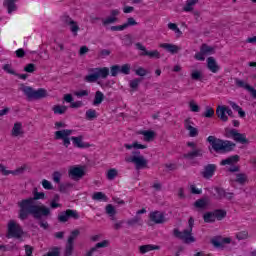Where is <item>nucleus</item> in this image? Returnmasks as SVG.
Returning a JSON list of instances; mask_svg holds the SVG:
<instances>
[{
  "mask_svg": "<svg viewBox=\"0 0 256 256\" xmlns=\"http://www.w3.org/2000/svg\"><path fill=\"white\" fill-rule=\"evenodd\" d=\"M17 206L19 207L18 218L21 221H26L29 219V215H32L34 219H47V217H51V208L45 205H37L35 202L30 199H22L17 202Z\"/></svg>",
  "mask_w": 256,
  "mask_h": 256,
  "instance_id": "f257e3e1",
  "label": "nucleus"
},
{
  "mask_svg": "<svg viewBox=\"0 0 256 256\" xmlns=\"http://www.w3.org/2000/svg\"><path fill=\"white\" fill-rule=\"evenodd\" d=\"M207 141L211 145V147H209L210 153H212V149L215 151V153H229L237 146L235 143L229 140L224 141L215 136H209Z\"/></svg>",
  "mask_w": 256,
  "mask_h": 256,
  "instance_id": "f03ea898",
  "label": "nucleus"
},
{
  "mask_svg": "<svg viewBox=\"0 0 256 256\" xmlns=\"http://www.w3.org/2000/svg\"><path fill=\"white\" fill-rule=\"evenodd\" d=\"M188 225V229H185L182 232L179 231V229L177 228L173 230L174 237H176V239H180V241H183V243H185L186 245L195 243L196 241L195 236H193V225H195V220L193 219V217L189 218Z\"/></svg>",
  "mask_w": 256,
  "mask_h": 256,
  "instance_id": "7ed1b4c3",
  "label": "nucleus"
},
{
  "mask_svg": "<svg viewBox=\"0 0 256 256\" xmlns=\"http://www.w3.org/2000/svg\"><path fill=\"white\" fill-rule=\"evenodd\" d=\"M20 90L27 97L28 101H39L41 99H45L48 96L45 88H39L38 90L33 89L31 86H25L21 84Z\"/></svg>",
  "mask_w": 256,
  "mask_h": 256,
  "instance_id": "20e7f679",
  "label": "nucleus"
},
{
  "mask_svg": "<svg viewBox=\"0 0 256 256\" xmlns=\"http://www.w3.org/2000/svg\"><path fill=\"white\" fill-rule=\"evenodd\" d=\"M23 235H25V232L23 231L21 224L15 222L14 220H10L6 234L7 239H22Z\"/></svg>",
  "mask_w": 256,
  "mask_h": 256,
  "instance_id": "39448f33",
  "label": "nucleus"
},
{
  "mask_svg": "<svg viewBox=\"0 0 256 256\" xmlns=\"http://www.w3.org/2000/svg\"><path fill=\"white\" fill-rule=\"evenodd\" d=\"M72 134H73V130H69V129L58 130L55 132L54 139H56V141H59L62 139L64 147L67 148L71 145V139L69 137H71Z\"/></svg>",
  "mask_w": 256,
  "mask_h": 256,
  "instance_id": "423d86ee",
  "label": "nucleus"
},
{
  "mask_svg": "<svg viewBox=\"0 0 256 256\" xmlns=\"http://www.w3.org/2000/svg\"><path fill=\"white\" fill-rule=\"evenodd\" d=\"M126 163H134L135 169L137 171L141 169H147L148 161L145 159V156H130L125 158Z\"/></svg>",
  "mask_w": 256,
  "mask_h": 256,
  "instance_id": "0eeeda50",
  "label": "nucleus"
},
{
  "mask_svg": "<svg viewBox=\"0 0 256 256\" xmlns=\"http://www.w3.org/2000/svg\"><path fill=\"white\" fill-rule=\"evenodd\" d=\"M68 176L73 181H79L85 177V166H72L68 170Z\"/></svg>",
  "mask_w": 256,
  "mask_h": 256,
  "instance_id": "6e6552de",
  "label": "nucleus"
},
{
  "mask_svg": "<svg viewBox=\"0 0 256 256\" xmlns=\"http://www.w3.org/2000/svg\"><path fill=\"white\" fill-rule=\"evenodd\" d=\"M69 219H79V212L77 210L67 209L66 211H62L58 215V221L60 223H67Z\"/></svg>",
  "mask_w": 256,
  "mask_h": 256,
  "instance_id": "1a4fd4ad",
  "label": "nucleus"
},
{
  "mask_svg": "<svg viewBox=\"0 0 256 256\" xmlns=\"http://www.w3.org/2000/svg\"><path fill=\"white\" fill-rule=\"evenodd\" d=\"M136 49L143 51L142 56L150 57V59H161V54L157 50L147 51V48L141 44V42L136 43Z\"/></svg>",
  "mask_w": 256,
  "mask_h": 256,
  "instance_id": "9d476101",
  "label": "nucleus"
},
{
  "mask_svg": "<svg viewBox=\"0 0 256 256\" xmlns=\"http://www.w3.org/2000/svg\"><path fill=\"white\" fill-rule=\"evenodd\" d=\"M229 134L236 143H241V145H249V139L245 133H239L237 129L230 130Z\"/></svg>",
  "mask_w": 256,
  "mask_h": 256,
  "instance_id": "9b49d317",
  "label": "nucleus"
},
{
  "mask_svg": "<svg viewBox=\"0 0 256 256\" xmlns=\"http://www.w3.org/2000/svg\"><path fill=\"white\" fill-rule=\"evenodd\" d=\"M149 219L152 223L156 225H163L165 223V214L159 211H154L149 214Z\"/></svg>",
  "mask_w": 256,
  "mask_h": 256,
  "instance_id": "f8f14e48",
  "label": "nucleus"
},
{
  "mask_svg": "<svg viewBox=\"0 0 256 256\" xmlns=\"http://www.w3.org/2000/svg\"><path fill=\"white\" fill-rule=\"evenodd\" d=\"M215 171H217V165L215 164H208L204 166L203 171L201 172V175L203 179H211L213 175H215Z\"/></svg>",
  "mask_w": 256,
  "mask_h": 256,
  "instance_id": "ddd939ff",
  "label": "nucleus"
},
{
  "mask_svg": "<svg viewBox=\"0 0 256 256\" xmlns=\"http://www.w3.org/2000/svg\"><path fill=\"white\" fill-rule=\"evenodd\" d=\"M70 139L74 147H77L78 149H89V147H91V144L83 142V136H72Z\"/></svg>",
  "mask_w": 256,
  "mask_h": 256,
  "instance_id": "4468645a",
  "label": "nucleus"
},
{
  "mask_svg": "<svg viewBox=\"0 0 256 256\" xmlns=\"http://www.w3.org/2000/svg\"><path fill=\"white\" fill-rule=\"evenodd\" d=\"M207 69H209V71H211V73H219V71L221 70V66H219V64H217V60H215V58L208 57L207 58Z\"/></svg>",
  "mask_w": 256,
  "mask_h": 256,
  "instance_id": "2eb2a0df",
  "label": "nucleus"
},
{
  "mask_svg": "<svg viewBox=\"0 0 256 256\" xmlns=\"http://www.w3.org/2000/svg\"><path fill=\"white\" fill-rule=\"evenodd\" d=\"M184 159H189L190 161L196 159V157H203V150L200 148H194L192 151L183 155Z\"/></svg>",
  "mask_w": 256,
  "mask_h": 256,
  "instance_id": "dca6fc26",
  "label": "nucleus"
},
{
  "mask_svg": "<svg viewBox=\"0 0 256 256\" xmlns=\"http://www.w3.org/2000/svg\"><path fill=\"white\" fill-rule=\"evenodd\" d=\"M160 47L162 49H165L168 51V53H171L172 55H175L181 51V47L175 45V44H169V43H162L160 44Z\"/></svg>",
  "mask_w": 256,
  "mask_h": 256,
  "instance_id": "f3484780",
  "label": "nucleus"
},
{
  "mask_svg": "<svg viewBox=\"0 0 256 256\" xmlns=\"http://www.w3.org/2000/svg\"><path fill=\"white\" fill-rule=\"evenodd\" d=\"M192 125L193 122L191 119L187 118L185 120V129L189 131V137H197V135H199V130H197V128L193 127Z\"/></svg>",
  "mask_w": 256,
  "mask_h": 256,
  "instance_id": "a211bd4d",
  "label": "nucleus"
},
{
  "mask_svg": "<svg viewBox=\"0 0 256 256\" xmlns=\"http://www.w3.org/2000/svg\"><path fill=\"white\" fill-rule=\"evenodd\" d=\"M227 106H218L216 109V115L221 121L224 123L229 121V117L227 116Z\"/></svg>",
  "mask_w": 256,
  "mask_h": 256,
  "instance_id": "6ab92c4d",
  "label": "nucleus"
},
{
  "mask_svg": "<svg viewBox=\"0 0 256 256\" xmlns=\"http://www.w3.org/2000/svg\"><path fill=\"white\" fill-rule=\"evenodd\" d=\"M126 224L128 227H143V218L141 216H134L133 218L127 220Z\"/></svg>",
  "mask_w": 256,
  "mask_h": 256,
  "instance_id": "aec40b11",
  "label": "nucleus"
},
{
  "mask_svg": "<svg viewBox=\"0 0 256 256\" xmlns=\"http://www.w3.org/2000/svg\"><path fill=\"white\" fill-rule=\"evenodd\" d=\"M17 0H4L3 7L7 8L8 14L11 15V13H14V11L17 10Z\"/></svg>",
  "mask_w": 256,
  "mask_h": 256,
  "instance_id": "412c9836",
  "label": "nucleus"
},
{
  "mask_svg": "<svg viewBox=\"0 0 256 256\" xmlns=\"http://www.w3.org/2000/svg\"><path fill=\"white\" fill-rule=\"evenodd\" d=\"M105 211L108 217H110L111 221H117V217H115V215H117V210L115 209V206H113L112 204H108L105 207Z\"/></svg>",
  "mask_w": 256,
  "mask_h": 256,
  "instance_id": "4be33fe9",
  "label": "nucleus"
},
{
  "mask_svg": "<svg viewBox=\"0 0 256 256\" xmlns=\"http://www.w3.org/2000/svg\"><path fill=\"white\" fill-rule=\"evenodd\" d=\"M239 159H241V157H239V155H233V156H230V157L222 160L220 162V165H222V166L235 165V163H239Z\"/></svg>",
  "mask_w": 256,
  "mask_h": 256,
  "instance_id": "5701e85b",
  "label": "nucleus"
},
{
  "mask_svg": "<svg viewBox=\"0 0 256 256\" xmlns=\"http://www.w3.org/2000/svg\"><path fill=\"white\" fill-rule=\"evenodd\" d=\"M90 71H96V73L98 75V79H99V77H101V79H107V77H109V68H107V67L92 68V69H90Z\"/></svg>",
  "mask_w": 256,
  "mask_h": 256,
  "instance_id": "b1692460",
  "label": "nucleus"
},
{
  "mask_svg": "<svg viewBox=\"0 0 256 256\" xmlns=\"http://www.w3.org/2000/svg\"><path fill=\"white\" fill-rule=\"evenodd\" d=\"M159 249H161V247L153 244L142 245L139 247V251L142 255H145V253H149V251H155Z\"/></svg>",
  "mask_w": 256,
  "mask_h": 256,
  "instance_id": "393cba45",
  "label": "nucleus"
},
{
  "mask_svg": "<svg viewBox=\"0 0 256 256\" xmlns=\"http://www.w3.org/2000/svg\"><path fill=\"white\" fill-rule=\"evenodd\" d=\"M190 77H191L192 81L203 82V79H205V76L203 75V71H201V70H192Z\"/></svg>",
  "mask_w": 256,
  "mask_h": 256,
  "instance_id": "a878e982",
  "label": "nucleus"
},
{
  "mask_svg": "<svg viewBox=\"0 0 256 256\" xmlns=\"http://www.w3.org/2000/svg\"><path fill=\"white\" fill-rule=\"evenodd\" d=\"M19 135H23V124L16 122L12 128V136L19 137Z\"/></svg>",
  "mask_w": 256,
  "mask_h": 256,
  "instance_id": "bb28decb",
  "label": "nucleus"
},
{
  "mask_svg": "<svg viewBox=\"0 0 256 256\" xmlns=\"http://www.w3.org/2000/svg\"><path fill=\"white\" fill-rule=\"evenodd\" d=\"M139 135H143L144 136V141H153V139H155V131L153 130H144V131H140Z\"/></svg>",
  "mask_w": 256,
  "mask_h": 256,
  "instance_id": "cd10ccee",
  "label": "nucleus"
},
{
  "mask_svg": "<svg viewBox=\"0 0 256 256\" xmlns=\"http://www.w3.org/2000/svg\"><path fill=\"white\" fill-rule=\"evenodd\" d=\"M103 101H105V95L103 94V92L96 91L94 100H93V105H95V106L101 105V103H103Z\"/></svg>",
  "mask_w": 256,
  "mask_h": 256,
  "instance_id": "c85d7f7f",
  "label": "nucleus"
},
{
  "mask_svg": "<svg viewBox=\"0 0 256 256\" xmlns=\"http://www.w3.org/2000/svg\"><path fill=\"white\" fill-rule=\"evenodd\" d=\"M200 49L204 55H215V47L209 46L207 44H202Z\"/></svg>",
  "mask_w": 256,
  "mask_h": 256,
  "instance_id": "c756f323",
  "label": "nucleus"
},
{
  "mask_svg": "<svg viewBox=\"0 0 256 256\" xmlns=\"http://www.w3.org/2000/svg\"><path fill=\"white\" fill-rule=\"evenodd\" d=\"M92 199L94 201H104V203H107L109 201V198L103 192L94 193L93 196H92Z\"/></svg>",
  "mask_w": 256,
  "mask_h": 256,
  "instance_id": "7c9ffc66",
  "label": "nucleus"
},
{
  "mask_svg": "<svg viewBox=\"0 0 256 256\" xmlns=\"http://www.w3.org/2000/svg\"><path fill=\"white\" fill-rule=\"evenodd\" d=\"M81 235V231L79 229H75L70 233V236L68 237L67 243L71 245H75V239Z\"/></svg>",
  "mask_w": 256,
  "mask_h": 256,
  "instance_id": "2f4dec72",
  "label": "nucleus"
},
{
  "mask_svg": "<svg viewBox=\"0 0 256 256\" xmlns=\"http://www.w3.org/2000/svg\"><path fill=\"white\" fill-rule=\"evenodd\" d=\"M214 217L217 219V221H223V219L227 217V211L224 209H216L214 210Z\"/></svg>",
  "mask_w": 256,
  "mask_h": 256,
  "instance_id": "473e14b6",
  "label": "nucleus"
},
{
  "mask_svg": "<svg viewBox=\"0 0 256 256\" xmlns=\"http://www.w3.org/2000/svg\"><path fill=\"white\" fill-rule=\"evenodd\" d=\"M90 73L92 74L85 76L84 81L86 83H95L99 79V74H97V71H90Z\"/></svg>",
  "mask_w": 256,
  "mask_h": 256,
  "instance_id": "72a5a7b5",
  "label": "nucleus"
},
{
  "mask_svg": "<svg viewBox=\"0 0 256 256\" xmlns=\"http://www.w3.org/2000/svg\"><path fill=\"white\" fill-rule=\"evenodd\" d=\"M52 111H54L55 115H65V113H67V106L55 105Z\"/></svg>",
  "mask_w": 256,
  "mask_h": 256,
  "instance_id": "f704fd0d",
  "label": "nucleus"
},
{
  "mask_svg": "<svg viewBox=\"0 0 256 256\" xmlns=\"http://www.w3.org/2000/svg\"><path fill=\"white\" fill-rule=\"evenodd\" d=\"M204 223H215V212H206L203 215Z\"/></svg>",
  "mask_w": 256,
  "mask_h": 256,
  "instance_id": "c9c22d12",
  "label": "nucleus"
},
{
  "mask_svg": "<svg viewBox=\"0 0 256 256\" xmlns=\"http://www.w3.org/2000/svg\"><path fill=\"white\" fill-rule=\"evenodd\" d=\"M214 191L215 193H213V197H215V199H225V189L215 187Z\"/></svg>",
  "mask_w": 256,
  "mask_h": 256,
  "instance_id": "e433bc0d",
  "label": "nucleus"
},
{
  "mask_svg": "<svg viewBox=\"0 0 256 256\" xmlns=\"http://www.w3.org/2000/svg\"><path fill=\"white\" fill-rule=\"evenodd\" d=\"M29 198L35 203V201H39V199H45V193L38 192L37 188H34L33 197H29Z\"/></svg>",
  "mask_w": 256,
  "mask_h": 256,
  "instance_id": "4c0bfd02",
  "label": "nucleus"
},
{
  "mask_svg": "<svg viewBox=\"0 0 256 256\" xmlns=\"http://www.w3.org/2000/svg\"><path fill=\"white\" fill-rule=\"evenodd\" d=\"M211 243L216 249H223V240L221 237L216 236L212 238Z\"/></svg>",
  "mask_w": 256,
  "mask_h": 256,
  "instance_id": "58836bf2",
  "label": "nucleus"
},
{
  "mask_svg": "<svg viewBox=\"0 0 256 256\" xmlns=\"http://www.w3.org/2000/svg\"><path fill=\"white\" fill-rule=\"evenodd\" d=\"M198 2L199 0H187L183 11H186V13H189V11H193V6L197 5Z\"/></svg>",
  "mask_w": 256,
  "mask_h": 256,
  "instance_id": "ea45409f",
  "label": "nucleus"
},
{
  "mask_svg": "<svg viewBox=\"0 0 256 256\" xmlns=\"http://www.w3.org/2000/svg\"><path fill=\"white\" fill-rule=\"evenodd\" d=\"M44 256H61V248L54 246Z\"/></svg>",
  "mask_w": 256,
  "mask_h": 256,
  "instance_id": "a19ab883",
  "label": "nucleus"
},
{
  "mask_svg": "<svg viewBox=\"0 0 256 256\" xmlns=\"http://www.w3.org/2000/svg\"><path fill=\"white\" fill-rule=\"evenodd\" d=\"M73 188V184L71 183H62L59 185L60 193H69Z\"/></svg>",
  "mask_w": 256,
  "mask_h": 256,
  "instance_id": "79ce46f5",
  "label": "nucleus"
},
{
  "mask_svg": "<svg viewBox=\"0 0 256 256\" xmlns=\"http://www.w3.org/2000/svg\"><path fill=\"white\" fill-rule=\"evenodd\" d=\"M215 115V110L211 106H206L205 111L202 114V117H205L206 119H211Z\"/></svg>",
  "mask_w": 256,
  "mask_h": 256,
  "instance_id": "37998d69",
  "label": "nucleus"
},
{
  "mask_svg": "<svg viewBox=\"0 0 256 256\" xmlns=\"http://www.w3.org/2000/svg\"><path fill=\"white\" fill-rule=\"evenodd\" d=\"M108 246H109V240H104L102 242L96 243V245L92 247L91 250L95 253L97 249H105Z\"/></svg>",
  "mask_w": 256,
  "mask_h": 256,
  "instance_id": "c03bdc74",
  "label": "nucleus"
},
{
  "mask_svg": "<svg viewBox=\"0 0 256 256\" xmlns=\"http://www.w3.org/2000/svg\"><path fill=\"white\" fill-rule=\"evenodd\" d=\"M126 149H147V145L139 144V142H134L133 144H124Z\"/></svg>",
  "mask_w": 256,
  "mask_h": 256,
  "instance_id": "a18cd8bd",
  "label": "nucleus"
},
{
  "mask_svg": "<svg viewBox=\"0 0 256 256\" xmlns=\"http://www.w3.org/2000/svg\"><path fill=\"white\" fill-rule=\"evenodd\" d=\"M236 183H239V185H245L247 183V174L245 173H239L236 174Z\"/></svg>",
  "mask_w": 256,
  "mask_h": 256,
  "instance_id": "49530a36",
  "label": "nucleus"
},
{
  "mask_svg": "<svg viewBox=\"0 0 256 256\" xmlns=\"http://www.w3.org/2000/svg\"><path fill=\"white\" fill-rule=\"evenodd\" d=\"M235 85L236 87H239L240 89H245L246 91L251 87L248 83H245V81L235 78Z\"/></svg>",
  "mask_w": 256,
  "mask_h": 256,
  "instance_id": "de8ad7c7",
  "label": "nucleus"
},
{
  "mask_svg": "<svg viewBox=\"0 0 256 256\" xmlns=\"http://www.w3.org/2000/svg\"><path fill=\"white\" fill-rule=\"evenodd\" d=\"M118 175H119V172L117 171V169L111 168L108 170L106 177L108 181H113V179H115V177H117Z\"/></svg>",
  "mask_w": 256,
  "mask_h": 256,
  "instance_id": "09e8293b",
  "label": "nucleus"
},
{
  "mask_svg": "<svg viewBox=\"0 0 256 256\" xmlns=\"http://www.w3.org/2000/svg\"><path fill=\"white\" fill-rule=\"evenodd\" d=\"M143 81V78H136L130 81L129 85L130 88L133 89V91H137L139 89V83Z\"/></svg>",
  "mask_w": 256,
  "mask_h": 256,
  "instance_id": "8fccbe9b",
  "label": "nucleus"
},
{
  "mask_svg": "<svg viewBox=\"0 0 256 256\" xmlns=\"http://www.w3.org/2000/svg\"><path fill=\"white\" fill-rule=\"evenodd\" d=\"M194 207H196V209H205V207H207V199L205 198L198 199L194 203Z\"/></svg>",
  "mask_w": 256,
  "mask_h": 256,
  "instance_id": "3c124183",
  "label": "nucleus"
},
{
  "mask_svg": "<svg viewBox=\"0 0 256 256\" xmlns=\"http://www.w3.org/2000/svg\"><path fill=\"white\" fill-rule=\"evenodd\" d=\"M86 119L88 121H93V119H97V111L95 109H89L86 111Z\"/></svg>",
  "mask_w": 256,
  "mask_h": 256,
  "instance_id": "603ef678",
  "label": "nucleus"
},
{
  "mask_svg": "<svg viewBox=\"0 0 256 256\" xmlns=\"http://www.w3.org/2000/svg\"><path fill=\"white\" fill-rule=\"evenodd\" d=\"M68 27H70L71 33H73L74 37H77V33L79 31V24L75 20H73L72 24H68Z\"/></svg>",
  "mask_w": 256,
  "mask_h": 256,
  "instance_id": "864d4df0",
  "label": "nucleus"
},
{
  "mask_svg": "<svg viewBox=\"0 0 256 256\" xmlns=\"http://www.w3.org/2000/svg\"><path fill=\"white\" fill-rule=\"evenodd\" d=\"M110 73L112 77H117L119 73H121V66L120 65H113L110 67Z\"/></svg>",
  "mask_w": 256,
  "mask_h": 256,
  "instance_id": "5fc2aeb1",
  "label": "nucleus"
},
{
  "mask_svg": "<svg viewBox=\"0 0 256 256\" xmlns=\"http://www.w3.org/2000/svg\"><path fill=\"white\" fill-rule=\"evenodd\" d=\"M123 43L125 47H131V45H133V38L131 37V34H126L124 36Z\"/></svg>",
  "mask_w": 256,
  "mask_h": 256,
  "instance_id": "6e6d98bb",
  "label": "nucleus"
},
{
  "mask_svg": "<svg viewBox=\"0 0 256 256\" xmlns=\"http://www.w3.org/2000/svg\"><path fill=\"white\" fill-rule=\"evenodd\" d=\"M120 73H123V75H129L131 73V64H124L120 66Z\"/></svg>",
  "mask_w": 256,
  "mask_h": 256,
  "instance_id": "4d7b16f0",
  "label": "nucleus"
},
{
  "mask_svg": "<svg viewBox=\"0 0 256 256\" xmlns=\"http://www.w3.org/2000/svg\"><path fill=\"white\" fill-rule=\"evenodd\" d=\"M61 21L64 25H66L68 27V25H71L73 24V19L67 15V14H64L62 17H61Z\"/></svg>",
  "mask_w": 256,
  "mask_h": 256,
  "instance_id": "13d9d810",
  "label": "nucleus"
},
{
  "mask_svg": "<svg viewBox=\"0 0 256 256\" xmlns=\"http://www.w3.org/2000/svg\"><path fill=\"white\" fill-rule=\"evenodd\" d=\"M189 107H190V111H192L193 113H199V111L201 110L199 105H197V103H195L194 100H191L189 102Z\"/></svg>",
  "mask_w": 256,
  "mask_h": 256,
  "instance_id": "bf43d9fd",
  "label": "nucleus"
},
{
  "mask_svg": "<svg viewBox=\"0 0 256 256\" xmlns=\"http://www.w3.org/2000/svg\"><path fill=\"white\" fill-rule=\"evenodd\" d=\"M73 249H74V244H69L67 242L65 251H64V256H71L73 255Z\"/></svg>",
  "mask_w": 256,
  "mask_h": 256,
  "instance_id": "052dcab7",
  "label": "nucleus"
},
{
  "mask_svg": "<svg viewBox=\"0 0 256 256\" xmlns=\"http://www.w3.org/2000/svg\"><path fill=\"white\" fill-rule=\"evenodd\" d=\"M247 237H249V232L247 231H241L236 234V239H238V241H245Z\"/></svg>",
  "mask_w": 256,
  "mask_h": 256,
  "instance_id": "680f3d73",
  "label": "nucleus"
},
{
  "mask_svg": "<svg viewBox=\"0 0 256 256\" xmlns=\"http://www.w3.org/2000/svg\"><path fill=\"white\" fill-rule=\"evenodd\" d=\"M75 97H89V90H79L74 92Z\"/></svg>",
  "mask_w": 256,
  "mask_h": 256,
  "instance_id": "e2e57ef3",
  "label": "nucleus"
},
{
  "mask_svg": "<svg viewBox=\"0 0 256 256\" xmlns=\"http://www.w3.org/2000/svg\"><path fill=\"white\" fill-rule=\"evenodd\" d=\"M117 21H119V18L117 17H108L105 20L102 21L103 25H111V23H117Z\"/></svg>",
  "mask_w": 256,
  "mask_h": 256,
  "instance_id": "0e129e2a",
  "label": "nucleus"
},
{
  "mask_svg": "<svg viewBox=\"0 0 256 256\" xmlns=\"http://www.w3.org/2000/svg\"><path fill=\"white\" fill-rule=\"evenodd\" d=\"M35 70H36L35 64H33V63H29V64H27V65L24 67V71H25L26 73H35Z\"/></svg>",
  "mask_w": 256,
  "mask_h": 256,
  "instance_id": "69168bd1",
  "label": "nucleus"
},
{
  "mask_svg": "<svg viewBox=\"0 0 256 256\" xmlns=\"http://www.w3.org/2000/svg\"><path fill=\"white\" fill-rule=\"evenodd\" d=\"M42 187H44V189H47V191H51L53 189V184H51V182L49 180H42Z\"/></svg>",
  "mask_w": 256,
  "mask_h": 256,
  "instance_id": "338daca9",
  "label": "nucleus"
},
{
  "mask_svg": "<svg viewBox=\"0 0 256 256\" xmlns=\"http://www.w3.org/2000/svg\"><path fill=\"white\" fill-rule=\"evenodd\" d=\"M52 179H53L54 183H61V172L55 171L52 174Z\"/></svg>",
  "mask_w": 256,
  "mask_h": 256,
  "instance_id": "774afa93",
  "label": "nucleus"
}]
</instances>
